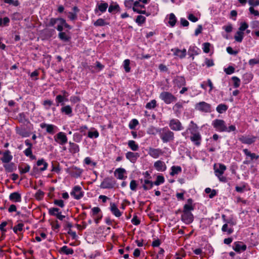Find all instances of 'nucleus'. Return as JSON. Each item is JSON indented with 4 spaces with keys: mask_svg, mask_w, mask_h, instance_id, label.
<instances>
[{
    "mask_svg": "<svg viewBox=\"0 0 259 259\" xmlns=\"http://www.w3.org/2000/svg\"><path fill=\"white\" fill-rule=\"evenodd\" d=\"M163 151L159 148H149L148 154L154 158H157L160 155H163Z\"/></svg>",
    "mask_w": 259,
    "mask_h": 259,
    "instance_id": "13",
    "label": "nucleus"
},
{
    "mask_svg": "<svg viewBox=\"0 0 259 259\" xmlns=\"http://www.w3.org/2000/svg\"><path fill=\"white\" fill-rule=\"evenodd\" d=\"M59 252L61 254L69 255L72 254L74 253V251L71 248H69L67 246H63L60 248Z\"/></svg>",
    "mask_w": 259,
    "mask_h": 259,
    "instance_id": "28",
    "label": "nucleus"
},
{
    "mask_svg": "<svg viewBox=\"0 0 259 259\" xmlns=\"http://www.w3.org/2000/svg\"><path fill=\"white\" fill-rule=\"evenodd\" d=\"M226 223L222 228V232L227 233V235H230L234 232L233 226L236 224V222L233 219H229L228 220L224 219Z\"/></svg>",
    "mask_w": 259,
    "mask_h": 259,
    "instance_id": "2",
    "label": "nucleus"
},
{
    "mask_svg": "<svg viewBox=\"0 0 259 259\" xmlns=\"http://www.w3.org/2000/svg\"><path fill=\"white\" fill-rule=\"evenodd\" d=\"M130 60L129 59H125L123 61V67L126 72H129L131 71V67H130Z\"/></svg>",
    "mask_w": 259,
    "mask_h": 259,
    "instance_id": "49",
    "label": "nucleus"
},
{
    "mask_svg": "<svg viewBox=\"0 0 259 259\" xmlns=\"http://www.w3.org/2000/svg\"><path fill=\"white\" fill-rule=\"evenodd\" d=\"M193 201L192 199H188L187 200V203L185 204L184 206L183 212H191L192 210H193L194 207L192 204Z\"/></svg>",
    "mask_w": 259,
    "mask_h": 259,
    "instance_id": "23",
    "label": "nucleus"
},
{
    "mask_svg": "<svg viewBox=\"0 0 259 259\" xmlns=\"http://www.w3.org/2000/svg\"><path fill=\"white\" fill-rule=\"evenodd\" d=\"M53 104V102L50 100H45L42 103V105L45 106L46 109L47 110H49Z\"/></svg>",
    "mask_w": 259,
    "mask_h": 259,
    "instance_id": "56",
    "label": "nucleus"
},
{
    "mask_svg": "<svg viewBox=\"0 0 259 259\" xmlns=\"http://www.w3.org/2000/svg\"><path fill=\"white\" fill-rule=\"evenodd\" d=\"M110 210L112 213L116 217L119 218L122 215V212L118 208L117 205L114 203H110Z\"/></svg>",
    "mask_w": 259,
    "mask_h": 259,
    "instance_id": "19",
    "label": "nucleus"
},
{
    "mask_svg": "<svg viewBox=\"0 0 259 259\" xmlns=\"http://www.w3.org/2000/svg\"><path fill=\"white\" fill-rule=\"evenodd\" d=\"M164 182V178L162 175H158L156 180L155 182H154V184L155 185L159 186L160 184H163Z\"/></svg>",
    "mask_w": 259,
    "mask_h": 259,
    "instance_id": "48",
    "label": "nucleus"
},
{
    "mask_svg": "<svg viewBox=\"0 0 259 259\" xmlns=\"http://www.w3.org/2000/svg\"><path fill=\"white\" fill-rule=\"evenodd\" d=\"M172 51H174V55L176 56H178L180 58H184L186 56V49H184L182 50H181L179 49H175L174 50H172Z\"/></svg>",
    "mask_w": 259,
    "mask_h": 259,
    "instance_id": "30",
    "label": "nucleus"
},
{
    "mask_svg": "<svg viewBox=\"0 0 259 259\" xmlns=\"http://www.w3.org/2000/svg\"><path fill=\"white\" fill-rule=\"evenodd\" d=\"M172 82L174 84L179 88L185 86L186 84L185 78L184 77L181 76H177L175 77Z\"/></svg>",
    "mask_w": 259,
    "mask_h": 259,
    "instance_id": "15",
    "label": "nucleus"
},
{
    "mask_svg": "<svg viewBox=\"0 0 259 259\" xmlns=\"http://www.w3.org/2000/svg\"><path fill=\"white\" fill-rule=\"evenodd\" d=\"M200 50L195 46H190L188 50V54L190 56L199 54Z\"/></svg>",
    "mask_w": 259,
    "mask_h": 259,
    "instance_id": "36",
    "label": "nucleus"
},
{
    "mask_svg": "<svg viewBox=\"0 0 259 259\" xmlns=\"http://www.w3.org/2000/svg\"><path fill=\"white\" fill-rule=\"evenodd\" d=\"M40 126L41 128H45L48 133L52 135L55 134L58 130L57 126L52 124L42 123L40 124Z\"/></svg>",
    "mask_w": 259,
    "mask_h": 259,
    "instance_id": "12",
    "label": "nucleus"
},
{
    "mask_svg": "<svg viewBox=\"0 0 259 259\" xmlns=\"http://www.w3.org/2000/svg\"><path fill=\"white\" fill-rule=\"evenodd\" d=\"M69 151L70 153L75 154L79 151V147L77 144L71 142H69Z\"/></svg>",
    "mask_w": 259,
    "mask_h": 259,
    "instance_id": "27",
    "label": "nucleus"
},
{
    "mask_svg": "<svg viewBox=\"0 0 259 259\" xmlns=\"http://www.w3.org/2000/svg\"><path fill=\"white\" fill-rule=\"evenodd\" d=\"M137 186L138 184L136 181L133 180L131 181L130 187L131 190L136 191L137 190Z\"/></svg>",
    "mask_w": 259,
    "mask_h": 259,
    "instance_id": "60",
    "label": "nucleus"
},
{
    "mask_svg": "<svg viewBox=\"0 0 259 259\" xmlns=\"http://www.w3.org/2000/svg\"><path fill=\"white\" fill-rule=\"evenodd\" d=\"M109 23L106 22L103 19L99 18L94 23L95 26H103L108 25Z\"/></svg>",
    "mask_w": 259,
    "mask_h": 259,
    "instance_id": "44",
    "label": "nucleus"
},
{
    "mask_svg": "<svg viewBox=\"0 0 259 259\" xmlns=\"http://www.w3.org/2000/svg\"><path fill=\"white\" fill-rule=\"evenodd\" d=\"M226 166L223 164H219V168L216 167V164L214 165L215 175L218 178L221 182H226L227 181L226 178L223 176L225 171L226 170Z\"/></svg>",
    "mask_w": 259,
    "mask_h": 259,
    "instance_id": "3",
    "label": "nucleus"
},
{
    "mask_svg": "<svg viewBox=\"0 0 259 259\" xmlns=\"http://www.w3.org/2000/svg\"><path fill=\"white\" fill-rule=\"evenodd\" d=\"M159 135L163 143H168L174 140V133L167 127L159 129Z\"/></svg>",
    "mask_w": 259,
    "mask_h": 259,
    "instance_id": "1",
    "label": "nucleus"
},
{
    "mask_svg": "<svg viewBox=\"0 0 259 259\" xmlns=\"http://www.w3.org/2000/svg\"><path fill=\"white\" fill-rule=\"evenodd\" d=\"M10 21V19L7 17H5L3 19L0 18V27L8 26Z\"/></svg>",
    "mask_w": 259,
    "mask_h": 259,
    "instance_id": "45",
    "label": "nucleus"
},
{
    "mask_svg": "<svg viewBox=\"0 0 259 259\" xmlns=\"http://www.w3.org/2000/svg\"><path fill=\"white\" fill-rule=\"evenodd\" d=\"M60 212V209L58 208L52 207L49 209V213L53 216H56Z\"/></svg>",
    "mask_w": 259,
    "mask_h": 259,
    "instance_id": "52",
    "label": "nucleus"
},
{
    "mask_svg": "<svg viewBox=\"0 0 259 259\" xmlns=\"http://www.w3.org/2000/svg\"><path fill=\"white\" fill-rule=\"evenodd\" d=\"M182 171V168L180 166H172L171 167L170 175L172 176L178 174Z\"/></svg>",
    "mask_w": 259,
    "mask_h": 259,
    "instance_id": "40",
    "label": "nucleus"
},
{
    "mask_svg": "<svg viewBox=\"0 0 259 259\" xmlns=\"http://www.w3.org/2000/svg\"><path fill=\"white\" fill-rule=\"evenodd\" d=\"M119 11V6L118 4L110 5L108 8V12L112 13Z\"/></svg>",
    "mask_w": 259,
    "mask_h": 259,
    "instance_id": "47",
    "label": "nucleus"
},
{
    "mask_svg": "<svg viewBox=\"0 0 259 259\" xmlns=\"http://www.w3.org/2000/svg\"><path fill=\"white\" fill-rule=\"evenodd\" d=\"M183 108V102H179L175 104L173 107V110L176 112L180 111Z\"/></svg>",
    "mask_w": 259,
    "mask_h": 259,
    "instance_id": "57",
    "label": "nucleus"
},
{
    "mask_svg": "<svg viewBox=\"0 0 259 259\" xmlns=\"http://www.w3.org/2000/svg\"><path fill=\"white\" fill-rule=\"evenodd\" d=\"M154 167L158 171H164L167 168L164 162L160 160L154 162Z\"/></svg>",
    "mask_w": 259,
    "mask_h": 259,
    "instance_id": "17",
    "label": "nucleus"
},
{
    "mask_svg": "<svg viewBox=\"0 0 259 259\" xmlns=\"http://www.w3.org/2000/svg\"><path fill=\"white\" fill-rule=\"evenodd\" d=\"M168 24L172 27H173L177 22V19L173 13H170L168 16Z\"/></svg>",
    "mask_w": 259,
    "mask_h": 259,
    "instance_id": "34",
    "label": "nucleus"
},
{
    "mask_svg": "<svg viewBox=\"0 0 259 259\" xmlns=\"http://www.w3.org/2000/svg\"><path fill=\"white\" fill-rule=\"evenodd\" d=\"M124 6L126 8L128 9H130L132 7H134L135 2H134L133 0H125L124 1Z\"/></svg>",
    "mask_w": 259,
    "mask_h": 259,
    "instance_id": "58",
    "label": "nucleus"
},
{
    "mask_svg": "<svg viewBox=\"0 0 259 259\" xmlns=\"http://www.w3.org/2000/svg\"><path fill=\"white\" fill-rule=\"evenodd\" d=\"M54 140L59 145H64L67 143L68 139L64 133L60 132L54 136Z\"/></svg>",
    "mask_w": 259,
    "mask_h": 259,
    "instance_id": "7",
    "label": "nucleus"
},
{
    "mask_svg": "<svg viewBox=\"0 0 259 259\" xmlns=\"http://www.w3.org/2000/svg\"><path fill=\"white\" fill-rule=\"evenodd\" d=\"M159 98L166 104H170L177 100V98L171 93L165 91L160 93Z\"/></svg>",
    "mask_w": 259,
    "mask_h": 259,
    "instance_id": "4",
    "label": "nucleus"
},
{
    "mask_svg": "<svg viewBox=\"0 0 259 259\" xmlns=\"http://www.w3.org/2000/svg\"><path fill=\"white\" fill-rule=\"evenodd\" d=\"M82 172V170L76 167H72L70 170V175L74 178L80 177Z\"/></svg>",
    "mask_w": 259,
    "mask_h": 259,
    "instance_id": "26",
    "label": "nucleus"
},
{
    "mask_svg": "<svg viewBox=\"0 0 259 259\" xmlns=\"http://www.w3.org/2000/svg\"><path fill=\"white\" fill-rule=\"evenodd\" d=\"M169 126L171 130L180 131L184 129L181 122L178 119H172L169 121Z\"/></svg>",
    "mask_w": 259,
    "mask_h": 259,
    "instance_id": "8",
    "label": "nucleus"
},
{
    "mask_svg": "<svg viewBox=\"0 0 259 259\" xmlns=\"http://www.w3.org/2000/svg\"><path fill=\"white\" fill-rule=\"evenodd\" d=\"M55 101L57 106H58L60 104L61 105L63 106L64 105V102L68 101V99L61 95H58L56 96Z\"/></svg>",
    "mask_w": 259,
    "mask_h": 259,
    "instance_id": "29",
    "label": "nucleus"
},
{
    "mask_svg": "<svg viewBox=\"0 0 259 259\" xmlns=\"http://www.w3.org/2000/svg\"><path fill=\"white\" fill-rule=\"evenodd\" d=\"M213 127L220 132H223L227 130V126L225 121L222 119H215L212 122Z\"/></svg>",
    "mask_w": 259,
    "mask_h": 259,
    "instance_id": "5",
    "label": "nucleus"
},
{
    "mask_svg": "<svg viewBox=\"0 0 259 259\" xmlns=\"http://www.w3.org/2000/svg\"><path fill=\"white\" fill-rule=\"evenodd\" d=\"M73 141L79 143L81 141L82 136L78 133H75L73 136Z\"/></svg>",
    "mask_w": 259,
    "mask_h": 259,
    "instance_id": "62",
    "label": "nucleus"
},
{
    "mask_svg": "<svg viewBox=\"0 0 259 259\" xmlns=\"http://www.w3.org/2000/svg\"><path fill=\"white\" fill-rule=\"evenodd\" d=\"M99 136V132L97 130L94 131H89L88 133V137L90 138H97Z\"/></svg>",
    "mask_w": 259,
    "mask_h": 259,
    "instance_id": "53",
    "label": "nucleus"
},
{
    "mask_svg": "<svg viewBox=\"0 0 259 259\" xmlns=\"http://www.w3.org/2000/svg\"><path fill=\"white\" fill-rule=\"evenodd\" d=\"M70 195L76 200H79L83 196V192L81 190V188L79 186H75L73 187Z\"/></svg>",
    "mask_w": 259,
    "mask_h": 259,
    "instance_id": "9",
    "label": "nucleus"
},
{
    "mask_svg": "<svg viewBox=\"0 0 259 259\" xmlns=\"http://www.w3.org/2000/svg\"><path fill=\"white\" fill-rule=\"evenodd\" d=\"M16 132L22 137H28L30 136V133L24 127H16Z\"/></svg>",
    "mask_w": 259,
    "mask_h": 259,
    "instance_id": "25",
    "label": "nucleus"
},
{
    "mask_svg": "<svg viewBox=\"0 0 259 259\" xmlns=\"http://www.w3.org/2000/svg\"><path fill=\"white\" fill-rule=\"evenodd\" d=\"M61 112L66 115L68 116L69 117H71L73 115L72 114V107L69 105H63L61 108Z\"/></svg>",
    "mask_w": 259,
    "mask_h": 259,
    "instance_id": "20",
    "label": "nucleus"
},
{
    "mask_svg": "<svg viewBox=\"0 0 259 259\" xmlns=\"http://www.w3.org/2000/svg\"><path fill=\"white\" fill-rule=\"evenodd\" d=\"M238 139L243 144L250 145L255 142L256 137L253 136H241Z\"/></svg>",
    "mask_w": 259,
    "mask_h": 259,
    "instance_id": "11",
    "label": "nucleus"
},
{
    "mask_svg": "<svg viewBox=\"0 0 259 259\" xmlns=\"http://www.w3.org/2000/svg\"><path fill=\"white\" fill-rule=\"evenodd\" d=\"M127 145L133 151H137L139 149V145L134 140H129L127 142Z\"/></svg>",
    "mask_w": 259,
    "mask_h": 259,
    "instance_id": "33",
    "label": "nucleus"
},
{
    "mask_svg": "<svg viewBox=\"0 0 259 259\" xmlns=\"http://www.w3.org/2000/svg\"><path fill=\"white\" fill-rule=\"evenodd\" d=\"M44 195H45L44 192L43 191H42L41 190H39L35 193V197L37 200H41L44 198Z\"/></svg>",
    "mask_w": 259,
    "mask_h": 259,
    "instance_id": "59",
    "label": "nucleus"
},
{
    "mask_svg": "<svg viewBox=\"0 0 259 259\" xmlns=\"http://www.w3.org/2000/svg\"><path fill=\"white\" fill-rule=\"evenodd\" d=\"M138 120L136 119H133L130 122L128 126L130 129L134 130L138 125Z\"/></svg>",
    "mask_w": 259,
    "mask_h": 259,
    "instance_id": "51",
    "label": "nucleus"
},
{
    "mask_svg": "<svg viewBox=\"0 0 259 259\" xmlns=\"http://www.w3.org/2000/svg\"><path fill=\"white\" fill-rule=\"evenodd\" d=\"M140 155L138 153L128 151L125 154V157L132 163H135L139 157Z\"/></svg>",
    "mask_w": 259,
    "mask_h": 259,
    "instance_id": "16",
    "label": "nucleus"
},
{
    "mask_svg": "<svg viewBox=\"0 0 259 259\" xmlns=\"http://www.w3.org/2000/svg\"><path fill=\"white\" fill-rule=\"evenodd\" d=\"M9 199L13 201L19 202L21 201V196L19 193L13 192L10 195Z\"/></svg>",
    "mask_w": 259,
    "mask_h": 259,
    "instance_id": "32",
    "label": "nucleus"
},
{
    "mask_svg": "<svg viewBox=\"0 0 259 259\" xmlns=\"http://www.w3.org/2000/svg\"><path fill=\"white\" fill-rule=\"evenodd\" d=\"M146 21V17L142 15H138L135 20V22L138 25H142Z\"/></svg>",
    "mask_w": 259,
    "mask_h": 259,
    "instance_id": "46",
    "label": "nucleus"
},
{
    "mask_svg": "<svg viewBox=\"0 0 259 259\" xmlns=\"http://www.w3.org/2000/svg\"><path fill=\"white\" fill-rule=\"evenodd\" d=\"M153 185H154V182H152L151 181L146 179L144 181V184L143 185V188L145 190H148L151 189Z\"/></svg>",
    "mask_w": 259,
    "mask_h": 259,
    "instance_id": "37",
    "label": "nucleus"
},
{
    "mask_svg": "<svg viewBox=\"0 0 259 259\" xmlns=\"http://www.w3.org/2000/svg\"><path fill=\"white\" fill-rule=\"evenodd\" d=\"M243 151L244 153L245 154V155L249 157L251 160H253V159H257L259 158V155H256L254 153H251L247 149H243Z\"/></svg>",
    "mask_w": 259,
    "mask_h": 259,
    "instance_id": "38",
    "label": "nucleus"
},
{
    "mask_svg": "<svg viewBox=\"0 0 259 259\" xmlns=\"http://www.w3.org/2000/svg\"><path fill=\"white\" fill-rule=\"evenodd\" d=\"M115 182L111 178H106L101 183L100 187L103 189H111L114 187Z\"/></svg>",
    "mask_w": 259,
    "mask_h": 259,
    "instance_id": "10",
    "label": "nucleus"
},
{
    "mask_svg": "<svg viewBox=\"0 0 259 259\" xmlns=\"http://www.w3.org/2000/svg\"><path fill=\"white\" fill-rule=\"evenodd\" d=\"M248 3L253 8L259 6V0H248Z\"/></svg>",
    "mask_w": 259,
    "mask_h": 259,
    "instance_id": "63",
    "label": "nucleus"
},
{
    "mask_svg": "<svg viewBox=\"0 0 259 259\" xmlns=\"http://www.w3.org/2000/svg\"><path fill=\"white\" fill-rule=\"evenodd\" d=\"M232 79L233 81L234 87L236 88H238L240 85V79L236 76L232 77Z\"/></svg>",
    "mask_w": 259,
    "mask_h": 259,
    "instance_id": "54",
    "label": "nucleus"
},
{
    "mask_svg": "<svg viewBox=\"0 0 259 259\" xmlns=\"http://www.w3.org/2000/svg\"><path fill=\"white\" fill-rule=\"evenodd\" d=\"M37 166L43 165V167L40 168V170L44 171L47 169L48 164L43 159H39L37 161Z\"/></svg>",
    "mask_w": 259,
    "mask_h": 259,
    "instance_id": "39",
    "label": "nucleus"
},
{
    "mask_svg": "<svg viewBox=\"0 0 259 259\" xmlns=\"http://www.w3.org/2000/svg\"><path fill=\"white\" fill-rule=\"evenodd\" d=\"M228 109V106L224 104H219L217 108V111L219 113H223V112H226Z\"/></svg>",
    "mask_w": 259,
    "mask_h": 259,
    "instance_id": "41",
    "label": "nucleus"
},
{
    "mask_svg": "<svg viewBox=\"0 0 259 259\" xmlns=\"http://www.w3.org/2000/svg\"><path fill=\"white\" fill-rule=\"evenodd\" d=\"M249 11L251 14L255 16L259 17V11L255 10L252 7H250L249 8Z\"/></svg>",
    "mask_w": 259,
    "mask_h": 259,
    "instance_id": "64",
    "label": "nucleus"
},
{
    "mask_svg": "<svg viewBox=\"0 0 259 259\" xmlns=\"http://www.w3.org/2000/svg\"><path fill=\"white\" fill-rule=\"evenodd\" d=\"M30 166L28 164H23L19 166V169L21 174H25L30 170Z\"/></svg>",
    "mask_w": 259,
    "mask_h": 259,
    "instance_id": "43",
    "label": "nucleus"
},
{
    "mask_svg": "<svg viewBox=\"0 0 259 259\" xmlns=\"http://www.w3.org/2000/svg\"><path fill=\"white\" fill-rule=\"evenodd\" d=\"M108 7V4L105 2L98 3L96 6V8L95 10V13H97L98 11H100L101 13L106 12L107 8Z\"/></svg>",
    "mask_w": 259,
    "mask_h": 259,
    "instance_id": "21",
    "label": "nucleus"
},
{
    "mask_svg": "<svg viewBox=\"0 0 259 259\" xmlns=\"http://www.w3.org/2000/svg\"><path fill=\"white\" fill-rule=\"evenodd\" d=\"M202 46L203 52L205 53H209L210 51L209 48L210 46V44L209 42H204L202 44Z\"/></svg>",
    "mask_w": 259,
    "mask_h": 259,
    "instance_id": "61",
    "label": "nucleus"
},
{
    "mask_svg": "<svg viewBox=\"0 0 259 259\" xmlns=\"http://www.w3.org/2000/svg\"><path fill=\"white\" fill-rule=\"evenodd\" d=\"M192 136L190 137L191 140L194 143L196 146H199L201 143V136L198 132L191 133Z\"/></svg>",
    "mask_w": 259,
    "mask_h": 259,
    "instance_id": "18",
    "label": "nucleus"
},
{
    "mask_svg": "<svg viewBox=\"0 0 259 259\" xmlns=\"http://www.w3.org/2000/svg\"><path fill=\"white\" fill-rule=\"evenodd\" d=\"M193 215L191 212H183L181 220L186 224H190L193 221Z\"/></svg>",
    "mask_w": 259,
    "mask_h": 259,
    "instance_id": "14",
    "label": "nucleus"
},
{
    "mask_svg": "<svg viewBox=\"0 0 259 259\" xmlns=\"http://www.w3.org/2000/svg\"><path fill=\"white\" fill-rule=\"evenodd\" d=\"M244 37V32L240 31H238L234 36L235 40L237 42H241Z\"/></svg>",
    "mask_w": 259,
    "mask_h": 259,
    "instance_id": "42",
    "label": "nucleus"
},
{
    "mask_svg": "<svg viewBox=\"0 0 259 259\" xmlns=\"http://www.w3.org/2000/svg\"><path fill=\"white\" fill-rule=\"evenodd\" d=\"M125 173V170L122 168H118L115 170L114 175L117 179L123 180L124 179V175Z\"/></svg>",
    "mask_w": 259,
    "mask_h": 259,
    "instance_id": "31",
    "label": "nucleus"
},
{
    "mask_svg": "<svg viewBox=\"0 0 259 259\" xmlns=\"http://www.w3.org/2000/svg\"><path fill=\"white\" fill-rule=\"evenodd\" d=\"M58 37L64 42L69 41L71 39V36L64 32H59L58 34Z\"/></svg>",
    "mask_w": 259,
    "mask_h": 259,
    "instance_id": "35",
    "label": "nucleus"
},
{
    "mask_svg": "<svg viewBox=\"0 0 259 259\" xmlns=\"http://www.w3.org/2000/svg\"><path fill=\"white\" fill-rule=\"evenodd\" d=\"M246 249V245L241 242H235L233 249L237 252H240L241 251H245Z\"/></svg>",
    "mask_w": 259,
    "mask_h": 259,
    "instance_id": "22",
    "label": "nucleus"
},
{
    "mask_svg": "<svg viewBox=\"0 0 259 259\" xmlns=\"http://www.w3.org/2000/svg\"><path fill=\"white\" fill-rule=\"evenodd\" d=\"M157 103L155 100H152L150 102L147 103L146 105V108L148 109H152L154 108L156 106Z\"/></svg>",
    "mask_w": 259,
    "mask_h": 259,
    "instance_id": "50",
    "label": "nucleus"
},
{
    "mask_svg": "<svg viewBox=\"0 0 259 259\" xmlns=\"http://www.w3.org/2000/svg\"><path fill=\"white\" fill-rule=\"evenodd\" d=\"M24 224L19 223L13 228V231L15 233L17 234L18 232H20L23 230Z\"/></svg>",
    "mask_w": 259,
    "mask_h": 259,
    "instance_id": "55",
    "label": "nucleus"
},
{
    "mask_svg": "<svg viewBox=\"0 0 259 259\" xmlns=\"http://www.w3.org/2000/svg\"><path fill=\"white\" fill-rule=\"evenodd\" d=\"M3 156L1 158V160L3 163H9L13 158V156L9 150L6 151L3 153Z\"/></svg>",
    "mask_w": 259,
    "mask_h": 259,
    "instance_id": "24",
    "label": "nucleus"
},
{
    "mask_svg": "<svg viewBox=\"0 0 259 259\" xmlns=\"http://www.w3.org/2000/svg\"><path fill=\"white\" fill-rule=\"evenodd\" d=\"M211 108V105L204 101L200 102L195 105V109L201 112H210Z\"/></svg>",
    "mask_w": 259,
    "mask_h": 259,
    "instance_id": "6",
    "label": "nucleus"
}]
</instances>
